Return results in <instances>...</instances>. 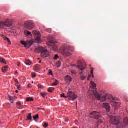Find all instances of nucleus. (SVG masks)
I'll use <instances>...</instances> for the list:
<instances>
[{"mask_svg":"<svg viewBox=\"0 0 128 128\" xmlns=\"http://www.w3.org/2000/svg\"><path fill=\"white\" fill-rule=\"evenodd\" d=\"M92 86L89 89L88 95L90 98H96L98 100H100L102 102H108L111 104V106L114 108H120V102L116 101L112 96L110 94H105L104 96L98 94L96 91V84L93 82H91Z\"/></svg>","mask_w":128,"mask_h":128,"instance_id":"1","label":"nucleus"},{"mask_svg":"<svg viewBox=\"0 0 128 128\" xmlns=\"http://www.w3.org/2000/svg\"><path fill=\"white\" fill-rule=\"evenodd\" d=\"M110 124L114 126H117L118 128H125L128 126V118H126L124 120V124H122L120 121V117L111 116L110 118Z\"/></svg>","mask_w":128,"mask_h":128,"instance_id":"2","label":"nucleus"},{"mask_svg":"<svg viewBox=\"0 0 128 128\" xmlns=\"http://www.w3.org/2000/svg\"><path fill=\"white\" fill-rule=\"evenodd\" d=\"M62 54L64 56H70L72 52V50L70 46L64 44L60 48Z\"/></svg>","mask_w":128,"mask_h":128,"instance_id":"3","label":"nucleus"},{"mask_svg":"<svg viewBox=\"0 0 128 128\" xmlns=\"http://www.w3.org/2000/svg\"><path fill=\"white\" fill-rule=\"evenodd\" d=\"M35 52H38V54H40V52L42 58H44L50 56V52L42 47H38L36 48L35 49Z\"/></svg>","mask_w":128,"mask_h":128,"instance_id":"4","label":"nucleus"},{"mask_svg":"<svg viewBox=\"0 0 128 128\" xmlns=\"http://www.w3.org/2000/svg\"><path fill=\"white\" fill-rule=\"evenodd\" d=\"M12 24V21L10 20H6L5 21L0 22V28L3 30L4 28H10Z\"/></svg>","mask_w":128,"mask_h":128,"instance_id":"5","label":"nucleus"},{"mask_svg":"<svg viewBox=\"0 0 128 128\" xmlns=\"http://www.w3.org/2000/svg\"><path fill=\"white\" fill-rule=\"evenodd\" d=\"M24 26L26 30H32L34 28V23L32 20H29L26 22L24 24Z\"/></svg>","mask_w":128,"mask_h":128,"instance_id":"6","label":"nucleus"},{"mask_svg":"<svg viewBox=\"0 0 128 128\" xmlns=\"http://www.w3.org/2000/svg\"><path fill=\"white\" fill-rule=\"evenodd\" d=\"M33 34L36 36V43L38 44H41L42 39L40 38L42 36V34H40V32L38 31H34Z\"/></svg>","mask_w":128,"mask_h":128,"instance_id":"7","label":"nucleus"},{"mask_svg":"<svg viewBox=\"0 0 128 128\" xmlns=\"http://www.w3.org/2000/svg\"><path fill=\"white\" fill-rule=\"evenodd\" d=\"M68 99L70 100H74L78 98V95L76 94L74 92L68 91Z\"/></svg>","mask_w":128,"mask_h":128,"instance_id":"8","label":"nucleus"},{"mask_svg":"<svg viewBox=\"0 0 128 128\" xmlns=\"http://www.w3.org/2000/svg\"><path fill=\"white\" fill-rule=\"evenodd\" d=\"M22 44V46H24V48H30L34 44V42L32 41H27L26 42L24 41H22L21 42Z\"/></svg>","mask_w":128,"mask_h":128,"instance_id":"9","label":"nucleus"},{"mask_svg":"<svg viewBox=\"0 0 128 128\" xmlns=\"http://www.w3.org/2000/svg\"><path fill=\"white\" fill-rule=\"evenodd\" d=\"M78 62L80 64L78 66V68H79V70H82V72L83 70H86V66L84 63V61L80 60Z\"/></svg>","mask_w":128,"mask_h":128,"instance_id":"10","label":"nucleus"},{"mask_svg":"<svg viewBox=\"0 0 128 128\" xmlns=\"http://www.w3.org/2000/svg\"><path fill=\"white\" fill-rule=\"evenodd\" d=\"M90 114L91 116H92V118L95 120H98V118H102V116L100 113L96 112H91Z\"/></svg>","mask_w":128,"mask_h":128,"instance_id":"11","label":"nucleus"},{"mask_svg":"<svg viewBox=\"0 0 128 128\" xmlns=\"http://www.w3.org/2000/svg\"><path fill=\"white\" fill-rule=\"evenodd\" d=\"M48 46L50 48H52V50H54V52H58V46L54 44H52V42H50V44H48Z\"/></svg>","mask_w":128,"mask_h":128,"instance_id":"12","label":"nucleus"},{"mask_svg":"<svg viewBox=\"0 0 128 128\" xmlns=\"http://www.w3.org/2000/svg\"><path fill=\"white\" fill-rule=\"evenodd\" d=\"M103 106L107 112H110V106L108 103H104Z\"/></svg>","mask_w":128,"mask_h":128,"instance_id":"13","label":"nucleus"},{"mask_svg":"<svg viewBox=\"0 0 128 128\" xmlns=\"http://www.w3.org/2000/svg\"><path fill=\"white\" fill-rule=\"evenodd\" d=\"M34 70L36 72L40 70V64L35 65L34 66Z\"/></svg>","mask_w":128,"mask_h":128,"instance_id":"14","label":"nucleus"},{"mask_svg":"<svg viewBox=\"0 0 128 128\" xmlns=\"http://www.w3.org/2000/svg\"><path fill=\"white\" fill-rule=\"evenodd\" d=\"M65 80L66 82H72V78L68 75L66 76Z\"/></svg>","mask_w":128,"mask_h":128,"instance_id":"15","label":"nucleus"},{"mask_svg":"<svg viewBox=\"0 0 128 128\" xmlns=\"http://www.w3.org/2000/svg\"><path fill=\"white\" fill-rule=\"evenodd\" d=\"M82 74H83L82 72L80 73V80H86V76L82 75Z\"/></svg>","mask_w":128,"mask_h":128,"instance_id":"16","label":"nucleus"},{"mask_svg":"<svg viewBox=\"0 0 128 128\" xmlns=\"http://www.w3.org/2000/svg\"><path fill=\"white\" fill-rule=\"evenodd\" d=\"M8 66H4L3 68H2V72H8Z\"/></svg>","mask_w":128,"mask_h":128,"instance_id":"17","label":"nucleus"},{"mask_svg":"<svg viewBox=\"0 0 128 128\" xmlns=\"http://www.w3.org/2000/svg\"><path fill=\"white\" fill-rule=\"evenodd\" d=\"M4 40H6V42H8L10 46V44H12V42H10V39L6 37H4Z\"/></svg>","mask_w":128,"mask_h":128,"instance_id":"18","label":"nucleus"},{"mask_svg":"<svg viewBox=\"0 0 128 128\" xmlns=\"http://www.w3.org/2000/svg\"><path fill=\"white\" fill-rule=\"evenodd\" d=\"M0 62H2V64H6V60H4L3 58H0Z\"/></svg>","mask_w":128,"mask_h":128,"instance_id":"19","label":"nucleus"},{"mask_svg":"<svg viewBox=\"0 0 128 128\" xmlns=\"http://www.w3.org/2000/svg\"><path fill=\"white\" fill-rule=\"evenodd\" d=\"M27 118L28 120H32V113L29 114Z\"/></svg>","mask_w":128,"mask_h":128,"instance_id":"20","label":"nucleus"},{"mask_svg":"<svg viewBox=\"0 0 128 128\" xmlns=\"http://www.w3.org/2000/svg\"><path fill=\"white\" fill-rule=\"evenodd\" d=\"M8 98L11 104H14V98H12V96H8Z\"/></svg>","mask_w":128,"mask_h":128,"instance_id":"21","label":"nucleus"},{"mask_svg":"<svg viewBox=\"0 0 128 128\" xmlns=\"http://www.w3.org/2000/svg\"><path fill=\"white\" fill-rule=\"evenodd\" d=\"M24 34L26 36H32V32H28V30H26L24 32Z\"/></svg>","mask_w":128,"mask_h":128,"instance_id":"22","label":"nucleus"},{"mask_svg":"<svg viewBox=\"0 0 128 128\" xmlns=\"http://www.w3.org/2000/svg\"><path fill=\"white\" fill-rule=\"evenodd\" d=\"M25 64L26 66H30L32 62L30 60H26Z\"/></svg>","mask_w":128,"mask_h":128,"instance_id":"23","label":"nucleus"},{"mask_svg":"<svg viewBox=\"0 0 128 128\" xmlns=\"http://www.w3.org/2000/svg\"><path fill=\"white\" fill-rule=\"evenodd\" d=\"M26 102H34V98H26Z\"/></svg>","mask_w":128,"mask_h":128,"instance_id":"24","label":"nucleus"},{"mask_svg":"<svg viewBox=\"0 0 128 128\" xmlns=\"http://www.w3.org/2000/svg\"><path fill=\"white\" fill-rule=\"evenodd\" d=\"M40 118V116H38V114H36V116H34V120H38Z\"/></svg>","mask_w":128,"mask_h":128,"instance_id":"25","label":"nucleus"},{"mask_svg":"<svg viewBox=\"0 0 128 128\" xmlns=\"http://www.w3.org/2000/svg\"><path fill=\"white\" fill-rule=\"evenodd\" d=\"M91 74L92 75V78H94V68H91Z\"/></svg>","mask_w":128,"mask_h":128,"instance_id":"26","label":"nucleus"},{"mask_svg":"<svg viewBox=\"0 0 128 128\" xmlns=\"http://www.w3.org/2000/svg\"><path fill=\"white\" fill-rule=\"evenodd\" d=\"M54 88H48V92H54Z\"/></svg>","mask_w":128,"mask_h":128,"instance_id":"27","label":"nucleus"},{"mask_svg":"<svg viewBox=\"0 0 128 128\" xmlns=\"http://www.w3.org/2000/svg\"><path fill=\"white\" fill-rule=\"evenodd\" d=\"M38 88H41V90H43V88H44V86L40 84L38 86Z\"/></svg>","mask_w":128,"mask_h":128,"instance_id":"28","label":"nucleus"},{"mask_svg":"<svg viewBox=\"0 0 128 128\" xmlns=\"http://www.w3.org/2000/svg\"><path fill=\"white\" fill-rule=\"evenodd\" d=\"M71 74H72L76 75V72L74 70H72L71 71Z\"/></svg>","mask_w":128,"mask_h":128,"instance_id":"29","label":"nucleus"},{"mask_svg":"<svg viewBox=\"0 0 128 128\" xmlns=\"http://www.w3.org/2000/svg\"><path fill=\"white\" fill-rule=\"evenodd\" d=\"M62 98H68V96H66V94H61Z\"/></svg>","mask_w":128,"mask_h":128,"instance_id":"30","label":"nucleus"},{"mask_svg":"<svg viewBox=\"0 0 128 128\" xmlns=\"http://www.w3.org/2000/svg\"><path fill=\"white\" fill-rule=\"evenodd\" d=\"M36 73H32V78H36Z\"/></svg>","mask_w":128,"mask_h":128,"instance_id":"31","label":"nucleus"},{"mask_svg":"<svg viewBox=\"0 0 128 128\" xmlns=\"http://www.w3.org/2000/svg\"><path fill=\"white\" fill-rule=\"evenodd\" d=\"M48 124L45 123L44 125V128H48Z\"/></svg>","mask_w":128,"mask_h":128,"instance_id":"32","label":"nucleus"},{"mask_svg":"<svg viewBox=\"0 0 128 128\" xmlns=\"http://www.w3.org/2000/svg\"><path fill=\"white\" fill-rule=\"evenodd\" d=\"M60 57L58 56V55L56 54L54 56V60H58Z\"/></svg>","mask_w":128,"mask_h":128,"instance_id":"33","label":"nucleus"},{"mask_svg":"<svg viewBox=\"0 0 128 128\" xmlns=\"http://www.w3.org/2000/svg\"><path fill=\"white\" fill-rule=\"evenodd\" d=\"M16 104L17 106H20L22 105V104L20 103V102H17L16 103Z\"/></svg>","mask_w":128,"mask_h":128,"instance_id":"34","label":"nucleus"},{"mask_svg":"<svg viewBox=\"0 0 128 128\" xmlns=\"http://www.w3.org/2000/svg\"><path fill=\"white\" fill-rule=\"evenodd\" d=\"M48 74H50V76H52V70H49Z\"/></svg>","mask_w":128,"mask_h":128,"instance_id":"35","label":"nucleus"},{"mask_svg":"<svg viewBox=\"0 0 128 128\" xmlns=\"http://www.w3.org/2000/svg\"><path fill=\"white\" fill-rule=\"evenodd\" d=\"M14 81L16 82V84H18V79H15Z\"/></svg>","mask_w":128,"mask_h":128,"instance_id":"36","label":"nucleus"},{"mask_svg":"<svg viewBox=\"0 0 128 128\" xmlns=\"http://www.w3.org/2000/svg\"><path fill=\"white\" fill-rule=\"evenodd\" d=\"M55 84H56V86L58 85V84H59V82L58 80H56L55 82Z\"/></svg>","mask_w":128,"mask_h":128,"instance_id":"37","label":"nucleus"},{"mask_svg":"<svg viewBox=\"0 0 128 128\" xmlns=\"http://www.w3.org/2000/svg\"><path fill=\"white\" fill-rule=\"evenodd\" d=\"M98 124H102V121L100 120L98 121Z\"/></svg>","mask_w":128,"mask_h":128,"instance_id":"38","label":"nucleus"},{"mask_svg":"<svg viewBox=\"0 0 128 128\" xmlns=\"http://www.w3.org/2000/svg\"><path fill=\"white\" fill-rule=\"evenodd\" d=\"M40 94L43 98H44V96H46L44 95V93H40Z\"/></svg>","mask_w":128,"mask_h":128,"instance_id":"39","label":"nucleus"},{"mask_svg":"<svg viewBox=\"0 0 128 128\" xmlns=\"http://www.w3.org/2000/svg\"><path fill=\"white\" fill-rule=\"evenodd\" d=\"M17 88L18 90H20V86H17Z\"/></svg>","mask_w":128,"mask_h":128,"instance_id":"40","label":"nucleus"},{"mask_svg":"<svg viewBox=\"0 0 128 128\" xmlns=\"http://www.w3.org/2000/svg\"><path fill=\"white\" fill-rule=\"evenodd\" d=\"M56 86V85L55 82L52 84V86Z\"/></svg>","mask_w":128,"mask_h":128,"instance_id":"41","label":"nucleus"},{"mask_svg":"<svg viewBox=\"0 0 128 128\" xmlns=\"http://www.w3.org/2000/svg\"><path fill=\"white\" fill-rule=\"evenodd\" d=\"M90 78H92V76H90L88 77V80H90Z\"/></svg>","mask_w":128,"mask_h":128,"instance_id":"42","label":"nucleus"},{"mask_svg":"<svg viewBox=\"0 0 128 128\" xmlns=\"http://www.w3.org/2000/svg\"><path fill=\"white\" fill-rule=\"evenodd\" d=\"M28 88H30V84L28 85Z\"/></svg>","mask_w":128,"mask_h":128,"instance_id":"43","label":"nucleus"},{"mask_svg":"<svg viewBox=\"0 0 128 128\" xmlns=\"http://www.w3.org/2000/svg\"><path fill=\"white\" fill-rule=\"evenodd\" d=\"M66 122H68V119H66Z\"/></svg>","mask_w":128,"mask_h":128,"instance_id":"44","label":"nucleus"},{"mask_svg":"<svg viewBox=\"0 0 128 128\" xmlns=\"http://www.w3.org/2000/svg\"><path fill=\"white\" fill-rule=\"evenodd\" d=\"M20 63L18 62V66H20Z\"/></svg>","mask_w":128,"mask_h":128,"instance_id":"45","label":"nucleus"},{"mask_svg":"<svg viewBox=\"0 0 128 128\" xmlns=\"http://www.w3.org/2000/svg\"><path fill=\"white\" fill-rule=\"evenodd\" d=\"M58 64H60V61H59V62H58Z\"/></svg>","mask_w":128,"mask_h":128,"instance_id":"46","label":"nucleus"},{"mask_svg":"<svg viewBox=\"0 0 128 128\" xmlns=\"http://www.w3.org/2000/svg\"><path fill=\"white\" fill-rule=\"evenodd\" d=\"M16 74H18V71L17 70L16 71Z\"/></svg>","mask_w":128,"mask_h":128,"instance_id":"47","label":"nucleus"},{"mask_svg":"<svg viewBox=\"0 0 128 128\" xmlns=\"http://www.w3.org/2000/svg\"><path fill=\"white\" fill-rule=\"evenodd\" d=\"M16 94H18V91L16 90Z\"/></svg>","mask_w":128,"mask_h":128,"instance_id":"48","label":"nucleus"},{"mask_svg":"<svg viewBox=\"0 0 128 128\" xmlns=\"http://www.w3.org/2000/svg\"><path fill=\"white\" fill-rule=\"evenodd\" d=\"M44 96H46V94H48L46 93H44Z\"/></svg>","mask_w":128,"mask_h":128,"instance_id":"49","label":"nucleus"},{"mask_svg":"<svg viewBox=\"0 0 128 128\" xmlns=\"http://www.w3.org/2000/svg\"><path fill=\"white\" fill-rule=\"evenodd\" d=\"M39 64H42V61H40Z\"/></svg>","mask_w":128,"mask_h":128,"instance_id":"50","label":"nucleus"},{"mask_svg":"<svg viewBox=\"0 0 128 128\" xmlns=\"http://www.w3.org/2000/svg\"><path fill=\"white\" fill-rule=\"evenodd\" d=\"M60 65L59 68H60Z\"/></svg>","mask_w":128,"mask_h":128,"instance_id":"51","label":"nucleus"},{"mask_svg":"<svg viewBox=\"0 0 128 128\" xmlns=\"http://www.w3.org/2000/svg\"><path fill=\"white\" fill-rule=\"evenodd\" d=\"M32 83L34 84V82Z\"/></svg>","mask_w":128,"mask_h":128,"instance_id":"52","label":"nucleus"},{"mask_svg":"<svg viewBox=\"0 0 128 128\" xmlns=\"http://www.w3.org/2000/svg\"><path fill=\"white\" fill-rule=\"evenodd\" d=\"M38 60H40V58H38Z\"/></svg>","mask_w":128,"mask_h":128,"instance_id":"53","label":"nucleus"}]
</instances>
